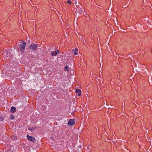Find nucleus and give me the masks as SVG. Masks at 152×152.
I'll return each instance as SVG.
<instances>
[{"instance_id":"1","label":"nucleus","mask_w":152,"mask_h":152,"mask_svg":"<svg viewBox=\"0 0 152 152\" xmlns=\"http://www.w3.org/2000/svg\"><path fill=\"white\" fill-rule=\"evenodd\" d=\"M18 48L20 49V50L21 52H23L25 50V48L26 45V43L23 41L22 42H18Z\"/></svg>"},{"instance_id":"2","label":"nucleus","mask_w":152,"mask_h":152,"mask_svg":"<svg viewBox=\"0 0 152 152\" xmlns=\"http://www.w3.org/2000/svg\"><path fill=\"white\" fill-rule=\"evenodd\" d=\"M38 46V44H32L30 45L29 48L30 49L34 50L36 49Z\"/></svg>"},{"instance_id":"3","label":"nucleus","mask_w":152,"mask_h":152,"mask_svg":"<svg viewBox=\"0 0 152 152\" xmlns=\"http://www.w3.org/2000/svg\"><path fill=\"white\" fill-rule=\"evenodd\" d=\"M27 139L28 140L31 141H32L33 142H35V139L33 137L29 136L28 135H27Z\"/></svg>"},{"instance_id":"4","label":"nucleus","mask_w":152,"mask_h":152,"mask_svg":"<svg viewBox=\"0 0 152 152\" xmlns=\"http://www.w3.org/2000/svg\"><path fill=\"white\" fill-rule=\"evenodd\" d=\"M74 120L73 119H70L68 122V124L69 125L73 126L75 124Z\"/></svg>"},{"instance_id":"5","label":"nucleus","mask_w":152,"mask_h":152,"mask_svg":"<svg viewBox=\"0 0 152 152\" xmlns=\"http://www.w3.org/2000/svg\"><path fill=\"white\" fill-rule=\"evenodd\" d=\"M78 51V49L77 48H76L75 49H73L72 50V52H73L74 54L75 55H77Z\"/></svg>"},{"instance_id":"6","label":"nucleus","mask_w":152,"mask_h":152,"mask_svg":"<svg viewBox=\"0 0 152 152\" xmlns=\"http://www.w3.org/2000/svg\"><path fill=\"white\" fill-rule=\"evenodd\" d=\"M75 92L77 95L78 96H80L81 95V91L80 89H76L75 90Z\"/></svg>"},{"instance_id":"7","label":"nucleus","mask_w":152,"mask_h":152,"mask_svg":"<svg viewBox=\"0 0 152 152\" xmlns=\"http://www.w3.org/2000/svg\"><path fill=\"white\" fill-rule=\"evenodd\" d=\"M16 108L14 107H11V112L12 113H14L16 110Z\"/></svg>"},{"instance_id":"8","label":"nucleus","mask_w":152,"mask_h":152,"mask_svg":"<svg viewBox=\"0 0 152 152\" xmlns=\"http://www.w3.org/2000/svg\"><path fill=\"white\" fill-rule=\"evenodd\" d=\"M36 128L35 127H32V128H29L28 129L29 130L31 131V132L34 131L36 129Z\"/></svg>"},{"instance_id":"9","label":"nucleus","mask_w":152,"mask_h":152,"mask_svg":"<svg viewBox=\"0 0 152 152\" xmlns=\"http://www.w3.org/2000/svg\"><path fill=\"white\" fill-rule=\"evenodd\" d=\"M51 55L53 56H56V54H55V52L52 51L51 52Z\"/></svg>"},{"instance_id":"10","label":"nucleus","mask_w":152,"mask_h":152,"mask_svg":"<svg viewBox=\"0 0 152 152\" xmlns=\"http://www.w3.org/2000/svg\"><path fill=\"white\" fill-rule=\"evenodd\" d=\"M11 119L12 120H13L15 118V117L13 115H11L10 116Z\"/></svg>"},{"instance_id":"11","label":"nucleus","mask_w":152,"mask_h":152,"mask_svg":"<svg viewBox=\"0 0 152 152\" xmlns=\"http://www.w3.org/2000/svg\"><path fill=\"white\" fill-rule=\"evenodd\" d=\"M67 3L69 4H71L72 3V1L70 0H69L67 1Z\"/></svg>"},{"instance_id":"12","label":"nucleus","mask_w":152,"mask_h":152,"mask_svg":"<svg viewBox=\"0 0 152 152\" xmlns=\"http://www.w3.org/2000/svg\"><path fill=\"white\" fill-rule=\"evenodd\" d=\"M59 53V51L58 50H56L55 52V54H56V55Z\"/></svg>"},{"instance_id":"13","label":"nucleus","mask_w":152,"mask_h":152,"mask_svg":"<svg viewBox=\"0 0 152 152\" xmlns=\"http://www.w3.org/2000/svg\"><path fill=\"white\" fill-rule=\"evenodd\" d=\"M14 138H13V139H15V140H16L17 139V137L16 136H14Z\"/></svg>"},{"instance_id":"14","label":"nucleus","mask_w":152,"mask_h":152,"mask_svg":"<svg viewBox=\"0 0 152 152\" xmlns=\"http://www.w3.org/2000/svg\"><path fill=\"white\" fill-rule=\"evenodd\" d=\"M68 66H65V69H67L68 68Z\"/></svg>"},{"instance_id":"15","label":"nucleus","mask_w":152,"mask_h":152,"mask_svg":"<svg viewBox=\"0 0 152 152\" xmlns=\"http://www.w3.org/2000/svg\"><path fill=\"white\" fill-rule=\"evenodd\" d=\"M28 78V76H27L26 77V78Z\"/></svg>"}]
</instances>
